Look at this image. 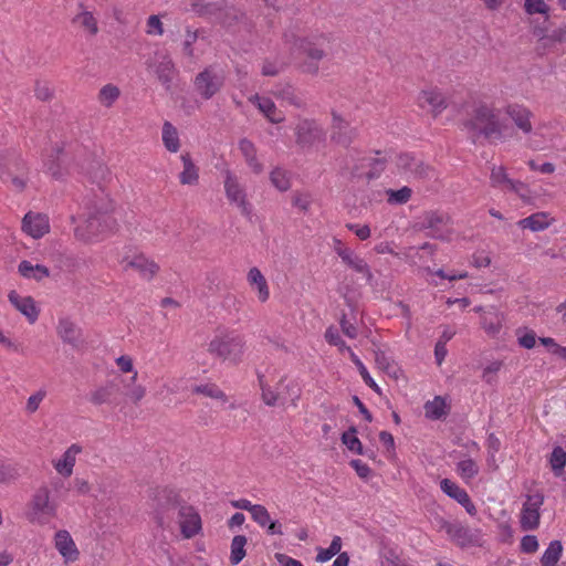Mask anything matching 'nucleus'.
<instances>
[{
    "instance_id": "c9c22d12",
    "label": "nucleus",
    "mask_w": 566,
    "mask_h": 566,
    "mask_svg": "<svg viewBox=\"0 0 566 566\" xmlns=\"http://www.w3.org/2000/svg\"><path fill=\"white\" fill-rule=\"evenodd\" d=\"M343 262L358 273H363L366 276L368 284H373L374 275L370 272L368 264L364 259L359 258L353 250L349 253H344Z\"/></svg>"
},
{
    "instance_id": "680f3d73",
    "label": "nucleus",
    "mask_w": 566,
    "mask_h": 566,
    "mask_svg": "<svg viewBox=\"0 0 566 566\" xmlns=\"http://www.w3.org/2000/svg\"><path fill=\"white\" fill-rule=\"evenodd\" d=\"M259 381H260V387L262 390V399H263L264 403L268 406H274L279 400V396L274 391H272L270 387H268L264 384L263 376H259Z\"/></svg>"
},
{
    "instance_id": "ea45409f",
    "label": "nucleus",
    "mask_w": 566,
    "mask_h": 566,
    "mask_svg": "<svg viewBox=\"0 0 566 566\" xmlns=\"http://www.w3.org/2000/svg\"><path fill=\"white\" fill-rule=\"evenodd\" d=\"M138 373L134 371L129 382L124 384L126 397L135 405H137L146 395V388L142 385H136Z\"/></svg>"
},
{
    "instance_id": "a18cd8bd",
    "label": "nucleus",
    "mask_w": 566,
    "mask_h": 566,
    "mask_svg": "<svg viewBox=\"0 0 566 566\" xmlns=\"http://www.w3.org/2000/svg\"><path fill=\"white\" fill-rule=\"evenodd\" d=\"M245 544H247V537L244 535H235L232 538L230 560L233 565L239 564L244 558Z\"/></svg>"
},
{
    "instance_id": "09e8293b",
    "label": "nucleus",
    "mask_w": 566,
    "mask_h": 566,
    "mask_svg": "<svg viewBox=\"0 0 566 566\" xmlns=\"http://www.w3.org/2000/svg\"><path fill=\"white\" fill-rule=\"evenodd\" d=\"M357 429L352 426L347 431L342 434V442L352 452H356L357 454H363V444L360 440L356 437Z\"/></svg>"
},
{
    "instance_id": "a878e982",
    "label": "nucleus",
    "mask_w": 566,
    "mask_h": 566,
    "mask_svg": "<svg viewBox=\"0 0 566 566\" xmlns=\"http://www.w3.org/2000/svg\"><path fill=\"white\" fill-rule=\"evenodd\" d=\"M418 101L421 107L424 108L428 106L434 115L440 114L443 109L447 108L446 97L441 92L436 90L422 91Z\"/></svg>"
},
{
    "instance_id": "0e129e2a",
    "label": "nucleus",
    "mask_w": 566,
    "mask_h": 566,
    "mask_svg": "<svg viewBox=\"0 0 566 566\" xmlns=\"http://www.w3.org/2000/svg\"><path fill=\"white\" fill-rule=\"evenodd\" d=\"M525 10L530 14L547 13L548 6L544 0H525Z\"/></svg>"
},
{
    "instance_id": "c756f323",
    "label": "nucleus",
    "mask_w": 566,
    "mask_h": 566,
    "mask_svg": "<svg viewBox=\"0 0 566 566\" xmlns=\"http://www.w3.org/2000/svg\"><path fill=\"white\" fill-rule=\"evenodd\" d=\"M82 447L74 443L66 449L62 458L54 464L55 470L63 476H70L75 465V459L81 453Z\"/></svg>"
},
{
    "instance_id": "cd10ccee",
    "label": "nucleus",
    "mask_w": 566,
    "mask_h": 566,
    "mask_svg": "<svg viewBox=\"0 0 566 566\" xmlns=\"http://www.w3.org/2000/svg\"><path fill=\"white\" fill-rule=\"evenodd\" d=\"M223 6V0L207 1V0H190L191 11L200 18L216 19L220 13V8Z\"/></svg>"
},
{
    "instance_id": "58836bf2",
    "label": "nucleus",
    "mask_w": 566,
    "mask_h": 566,
    "mask_svg": "<svg viewBox=\"0 0 566 566\" xmlns=\"http://www.w3.org/2000/svg\"><path fill=\"white\" fill-rule=\"evenodd\" d=\"M163 142L167 150L171 153H177L180 147L178 132L169 122H165L163 125Z\"/></svg>"
},
{
    "instance_id": "b1692460",
    "label": "nucleus",
    "mask_w": 566,
    "mask_h": 566,
    "mask_svg": "<svg viewBox=\"0 0 566 566\" xmlns=\"http://www.w3.org/2000/svg\"><path fill=\"white\" fill-rule=\"evenodd\" d=\"M447 534L452 542L461 547L473 545L478 542V535L459 522H452Z\"/></svg>"
},
{
    "instance_id": "c85d7f7f",
    "label": "nucleus",
    "mask_w": 566,
    "mask_h": 566,
    "mask_svg": "<svg viewBox=\"0 0 566 566\" xmlns=\"http://www.w3.org/2000/svg\"><path fill=\"white\" fill-rule=\"evenodd\" d=\"M119 386L115 380H108L105 385L91 391L88 400L94 406L112 402L113 396L118 391Z\"/></svg>"
},
{
    "instance_id": "6e6552de",
    "label": "nucleus",
    "mask_w": 566,
    "mask_h": 566,
    "mask_svg": "<svg viewBox=\"0 0 566 566\" xmlns=\"http://www.w3.org/2000/svg\"><path fill=\"white\" fill-rule=\"evenodd\" d=\"M420 230H429V237L439 240H448L451 233V218L448 213L439 211H427L417 223Z\"/></svg>"
},
{
    "instance_id": "3c124183",
    "label": "nucleus",
    "mask_w": 566,
    "mask_h": 566,
    "mask_svg": "<svg viewBox=\"0 0 566 566\" xmlns=\"http://www.w3.org/2000/svg\"><path fill=\"white\" fill-rule=\"evenodd\" d=\"M174 64L171 61H165L159 63L156 73L159 82L167 88H170V84L174 77Z\"/></svg>"
},
{
    "instance_id": "5fc2aeb1",
    "label": "nucleus",
    "mask_w": 566,
    "mask_h": 566,
    "mask_svg": "<svg viewBox=\"0 0 566 566\" xmlns=\"http://www.w3.org/2000/svg\"><path fill=\"white\" fill-rule=\"evenodd\" d=\"M386 193L389 203L402 205L411 198L412 190L405 186L398 190L388 189Z\"/></svg>"
},
{
    "instance_id": "ddd939ff",
    "label": "nucleus",
    "mask_w": 566,
    "mask_h": 566,
    "mask_svg": "<svg viewBox=\"0 0 566 566\" xmlns=\"http://www.w3.org/2000/svg\"><path fill=\"white\" fill-rule=\"evenodd\" d=\"M396 166L401 174L419 180L430 178L432 172L430 166L410 154H400L397 157Z\"/></svg>"
},
{
    "instance_id": "412c9836",
    "label": "nucleus",
    "mask_w": 566,
    "mask_h": 566,
    "mask_svg": "<svg viewBox=\"0 0 566 566\" xmlns=\"http://www.w3.org/2000/svg\"><path fill=\"white\" fill-rule=\"evenodd\" d=\"M10 303L23 314L29 323L33 324L39 316V308L31 296H21L15 291H11L8 295Z\"/></svg>"
},
{
    "instance_id": "f8f14e48",
    "label": "nucleus",
    "mask_w": 566,
    "mask_h": 566,
    "mask_svg": "<svg viewBox=\"0 0 566 566\" xmlns=\"http://www.w3.org/2000/svg\"><path fill=\"white\" fill-rule=\"evenodd\" d=\"M178 523L184 538H192L202 530L201 517L197 510L184 503L179 506Z\"/></svg>"
},
{
    "instance_id": "f704fd0d",
    "label": "nucleus",
    "mask_w": 566,
    "mask_h": 566,
    "mask_svg": "<svg viewBox=\"0 0 566 566\" xmlns=\"http://www.w3.org/2000/svg\"><path fill=\"white\" fill-rule=\"evenodd\" d=\"M181 161L184 164V170L179 175V181L181 185H197L199 180V170L192 161L188 153L181 155Z\"/></svg>"
},
{
    "instance_id": "393cba45",
    "label": "nucleus",
    "mask_w": 566,
    "mask_h": 566,
    "mask_svg": "<svg viewBox=\"0 0 566 566\" xmlns=\"http://www.w3.org/2000/svg\"><path fill=\"white\" fill-rule=\"evenodd\" d=\"M55 547L65 560L73 562L78 557V551L75 543L70 533L65 530H61L55 534Z\"/></svg>"
},
{
    "instance_id": "69168bd1",
    "label": "nucleus",
    "mask_w": 566,
    "mask_h": 566,
    "mask_svg": "<svg viewBox=\"0 0 566 566\" xmlns=\"http://www.w3.org/2000/svg\"><path fill=\"white\" fill-rule=\"evenodd\" d=\"M538 549V541L534 535H525L521 539V551L526 554L535 553Z\"/></svg>"
},
{
    "instance_id": "e433bc0d",
    "label": "nucleus",
    "mask_w": 566,
    "mask_h": 566,
    "mask_svg": "<svg viewBox=\"0 0 566 566\" xmlns=\"http://www.w3.org/2000/svg\"><path fill=\"white\" fill-rule=\"evenodd\" d=\"M517 226L521 229H530L531 231H542L551 226V221L548 220V213L546 212H536L531 214L527 218H524L517 222Z\"/></svg>"
},
{
    "instance_id": "72a5a7b5",
    "label": "nucleus",
    "mask_w": 566,
    "mask_h": 566,
    "mask_svg": "<svg viewBox=\"0 0 566 566\" xmlns=\"http://www.w3.org/2000/svg\"><path fill=\"white\" fill-rule=\"evenodd\" d=\"M248 282L251 286H255L258 291V298L260 302L264 303L269 300L270 291L268 282L258 268H251L249 270Z\"/></svg>"
},
{
    "instance_id": "0eeeda50",
    "label": "nucleus",
    "mask_w": 566,
    "mask_h": 566,
    "mask_svg": "<svg viewBox=\"0 0 566 566\" xmlns=\"http://www.w3.org/2000/svg\"><path fill=\"white\" fill-rule=\"evenodd\" d=\"M294 135L295 144L305 150L326 140L325 129L314 118H301L294 127Z\"/></svg>"
},
{
    "instance_id": "de8ad7c7",
    "label": "nucleus",
    "mask_w": 566,
    "mask_h": 566,
    "mask_svg": "<svg viewBox=\"0 0 566 566\" xmlns=\"http://www.w3.org/2000/svg\"><path fill=\"white\" fill-rule=\"evenodd\" d=\"M441 490L450 497L455 500L459 504L465 499L468 495L464 489H461L454 482L449 479H443L440 482Z\"/></svg>"
},
{
    "instance_id": "f3484780",
    "label": "nucleus",
    "mask_w": 566,
    "mask_h": 566,
    "mask_svg": "<svg viewBox=\"0 0 566 566\" xmlns=\"http://www.w3.org/2000/svg\"><path fill=\"white\" fill-rule=\"evenodd\" d=\"M22 230L33 239H40L50 231L49 217L44 213L29 211L22 219Z\"/></svg>"
},
{
    "instance_id": "c03bdc74",
    "label": "nucleus",
    "mask_w": 566,
    "mask_h": 566,
    "mask_svg": "<svg viewBox=\"0 0 566 566\" xmlns=\"http://www.w3.org/2000/svg\"><path fill=\"white\" fill-rule=\"evenodd\" d=\"M549 464L556 476L563 473L566 465V451L562 447L557 446L553 449L549 457Z\"/></svg>"
},
{
    "instance_id": "5701e85b",
    "label": "nucleus",
    "mask_w": 566,
    "mask_h": 566,
    "mask_svg": "<svg viewBox=\"0 0 566 566\" xmlns=\"http://www.w3.org/2000/svg\"><path fill=\"white\" fill-rule=\"evenodd\" d=\"M505 113L524 134H530L532 132V113L526 107L517 104L509 105L505 108Z\"/></svg>"
},
{
    "instance_id": "8fccbe9b",
    "label": "nucleus",
    "mask_w": 566,
    "mask_h": 566,
    "mask_svg": "<svg viewBox=\"0 0 566 566\" xmlns=\"http://www.w3.org/2000/svg\"><path fill=\"white\" fill-rule=\"evenodd\" d=\"M73 22L78 23L82 28L87 30L92 35L97 34L98 27L97 21L94 18L93 13L90 11H82L75 15Z\"/></svg>"
},
{
    "instance_id": "a211bd4d",
    "label": "nucleus",
    "mask_w": 566,
    "mask_h": 566,
    "mask_svg": "<svg viewBox=\"0 0 566 566\" xmlns=\"http://www.w3.org/2000/svg\"><path fill=\"white\" fill-rule=\"evenodd\" d=\"M224 189L227 198L231 202L237 203V206L241 209L242 214L247 217L250 216L251 209L249 202L245 199L244 189L239 184L238 178L230 171H227L226 174Z\"/></svg>"
},
{
    "instance_id": "f03ea898",
    "label": "nucleus",
    "mask_w": 566,
    "mask_h": 566,
    "mask_svg": "<svg viewBox=\"0 0 566 566\" xmlns=\"http://www.w3.org/2000/svg\"><path fill=\"white\" fill-rule=\"evenodd\" d=\"M114 203L109 198L105 197L95 201L90 207L85 222L75 228L76 239L82 242H91L99 234L112 231L116 224L112 217Z\"/></svg>"
},
{
    "instance_id": "39448f33",
    "label": "nucleus",
    "mask_w": 566,
    "mask_h": 566,
    "mask_svg": "<svg viewBox=\"0 0 566 566\" xmlns=\"http://www.w3.org/2000/svg\"><path fill=\"white\" fill-rule=\"evenodd\" d=\"M244 349V338L231 332L216 335L208 344L207 350L216 358L239 363L242 359Z\"/></svg>"
},
{
    "instance_id": "e2e57ef3",
    "label": "nucleus",
    "mask_w": 566,
    "mask_h": 566,
    "mask_svg": "<svg viewBox=\"0 0 566 566\" xmlns=\"http://www.w3.org/2000/svg\"><path fill=\"white\" fill-rule=\"evenodd\" d=\"M518 335V345L521 347H524L526 349H532L536 344V334L534 331H525L523 334H521V331H517Z\"/></svg>"
},
{
    "instance_id": "aec40b11",
    "label": "nucleus",
    "mask_w": 566,
    "mask_h": 566,
    "mask_svg": "<svg viewBox=\"0 0 566 566\" xmlns=\"http://www.w3.org/2000/svg\"><path fill=\"white\" fill-rule=\"evenodd\" d=\"M56 333L63 343L73 348H78L82 344L81 328L69 318H61L59 321Z\"/></svg>"
},
{
    "instance_id": "338daca9",
    "label": "nucleus",
    "mask_w": 566,
    "mask_h": 566,
    "mask_svg": "<svg viewBox=\"0 0 566 566\" xmlns=\"http://www.w3.org/2000/svg\"><path fill=\"white\" fill-rule=\"evenodd\" d=\"M375 361L380 369L388 374L394 369L392 360L382 350L375 352Z\"/></svg>"
},
{
    "instance_id": "49530a36",
    "label": "nucleus",
    "mask_w": 566,
    "mask_h": 566,
    "mask_svg": "<svg viewBox=\"0 0 566 566\" xmlns=\"http://www.w3.org/2000/svg\"><path fill=\"white\" fill-rule=\"evenodd\" d=\"M482 325L488 334L495 335L501 331L502 316L495 312H488L482 317Z\"/></svg>"
},
{
    "instance_id": "473e14b6",
    "label": "nucleus",
    "mask_w": 566,
    "mask_h": 566,
    "mask_svg": "<svg viewBox=\"0 0 566 566\" xmlns=\"http://www.w3.org/2000/svg\"><path fill=\"white\" fill-rule=\"evenodd\" d=\"M18 272L25 279H32L41 282L43 279L50 276V270L42 264L33 265L30 261L23 260L18 265Z\"/></svg>"
},
{
    "instance_id": "13d9d810",
    "label": "nucleus",
    "mask_w": 566,
    "mask_h": 566,
    "mask_svg": "<svg viewBox=\"0 0 566 566\" xmlns=\"http://www.w3.org/2000/svg\"><path fill=\"white\" fill-rule=\"evenodd\" d=\"M491 184L493 187H501V186H505V188H507V186L510 185L511 180L504 169V167L500 166V167H493L492 170H491Z\"/></svg>"
},
{
    "instance_id": "1a4fd4ad",
    "label": "nucleus",
    "mask_w": 566,
    "mask_h": 566,
    "mask_svg": "<svg viewBox=\"0 0 566 566\" xmlns=\"http://www.w3.org/2000/svg\"><path fill=\"white\" fill-rule=\"evenodd\" d=\"M331 124V140L339 146L349 147L358 136L356 127H353L340 114L333 111Z\"/></svg>"
},
{
    "instance_id": "2eb2a0df",
    "label": "nucleus",
    "mask_w": 566,
    "mask_h": 566,
    "mask_svg": "<svg viewBox=\"0 0 566 566\" xmlns=\"http://www.w3.org/2000/svg\"><path fill=\"white\" fill-rule=\"evenodd\" d=\"M544 502V496L539 493L528 495L526 502L523 504L521 513V527L524 531H532L538 527L539 524V507Z\"/></svg>"
},
{
    "instance_id": "774afa93",
    "label": "nucleus",
    "mask_w": 566,
    "mask_h": 566,
    "mask_svg": "<svg viewBox=\"0 0 566 566\" xmlns=\"http://www.w3.org/2000/svg\"><path fill=\"white\" fill-rule=\"evenodd\" d=\"M292 205L306 211L311 205V197L308 193L295 192L292 197Z\"/></svg>"
},
{
    "instance_id": "bf43d9fd",
    "label": "nucleus",
    "mask_w": 566,
    "mask_h": 566,
    "mask_svg": "<svg viewBox=\"0 0 566 566\" xmlns=\"http://www.w3.org/2000/svg\"><path fill=\"white\" fill-rule=\"evenodd\" d=\"M251 517L260 527H268L272 520L268 509L261 504H258L252 512Z\"/></svg>"
},
{
    "instance_id": "052dcab7",
    "label": "nucleus",
    "mask_w": 566,
    "mask_h": 566,
    "mask_svg": "<svg viewBox=\"0 0 566 566\" xmlns=\"http://www.w3.org/2000/svg\"><path fill=\"white\" fill-rule=\"evenodd\" d=\"M45 396H46V391L43 389H40L35 394L31 395L28 398L25 411L28 413H34L39 409L40 403L43 401Z\"/></svg>"
},
{
    "instance_id": "7ed1b4c3",
    "label": "nucleus",
    "mask_w": 566,
    "mask_h": 566,
    "mask_svg": "<svg viewBox=\"0 0 566 566\" xmlns=\"http://www.w3.org/2000/svg\"><path fill=\"white\" fill-rule=\"evenodd\" d=\"M31 169L28 161L15 153H8L0 157V180L10 182L12 189L22 192L30 181Z\"/></svg>"
},
{
    "instance_id": "9b49d317",
    "label": "nucleus",
    "mask_w": 566,
    "mask_h": 566,
    "mask_svg": "<svg viewBox=\"0 0 566 566\" xmlns=\"http://www.w3.org/2000/svg\"><path fill=\"white\" fill-rule=\"evenodd\" d=\"M153 501L156 512V522L159 527L165 526V511L169 509H178L184 503H180L178 494L170 489L163 488L153 491Z\"/></svg>"
},
{
    "instance_id": "423d86ee",
    "label": "nucleus",
    "mask_w": 566,
    "mask_h": 566,
    "mask_svg": "<svg viewBox=\"0 0 566 566\" xmlns=\"http://www.w3.org/2000/svg\"><path fill=\"white\" fill-rule=\"evenodd\" d=\"M226 75L217 64L206 66L193 78V88L203 99H211L223 88Z\"/></svg>"
},
{
    "instance_id": "4be33fe9",
    "label": "nucleus",
    "mask_w": 566,
    "mask_h": 566,
    "mask_svg": "<svg viewBox=\"0 0 566 566\" xmlns=\"http://www.w3.org/2000/svg\"><path fill=\"white\" fill-rule=\"evenodd\" d=\"M33 515L40 516H53L55 512L54 505L50 502V490L46 486H42L36 490L32 499Z\"/></svg>"
},
{
    "instance_id": "a19ab883",
    "label": "nucleus",
    "mask_w": 566,
    "mask_h": 566,
    "mask_svg": "<svg viewBox=\"0 0 566 566\" xmlns=\"http://www.w3.org/2000/svg\"><path fill=\"white\" fill-rule=\"evenodd\" d=\"M563 546L559 541H553L544 552L541 564L542 566H555L560 558Z\"/></svg>"
},
{
    "instance_id": "2f4dec72",
    "label": "nucleus",
    "mask_w": 566,
    "mask_h": 566,
    "mask_svg": "<svg viewBox=\"0 0 566 566\" xmlns=\"http://www.w3.org/2000/svg\"><path fill=\"white\" fill-rule=\"evenodd\" d=\"M249 101L253 103L261 113L273 124H279L284 120L283 116H275L276 106L269 97H261L258 94L252 95Z\"/></svg>"
},
{
    "instance_id": "bb28decb",
    "label": "nucleus",
    "mask_w": 566,
    "mask_h": 566,
    "mask_svg": "<svg viewBox=\"0 0 566 566\" xmlns=\"http://www.w3.org/2000/svg\"><path fill=\"white\" fill-rule=\"evenodd\" d=\"M244 18V11L223 0V6L220 8V13H218L216 20L222 27L230 28L241 22Z\"/></svg>"
},
{
    "instance_id": "6ab92c4d",
    "label": "nucleus",
    "mask_w": 566,
    "mask_h": 566,
    "mask_svg": "<svg viewBox=\"0 0 566 566\" xmlns=\"http://www.w3.org/2000/svg\"><path fill=\"white\" fill-rule=\"evenodd\" d=\"M273 95L295 108L306 109L307 107L304 94L290 84L276 85Z\"/></svg>"
},
{
    "instance_id": "603ef678",
    "label": "nucleus",
    "mask_w": 566,
    "mask_h": 566,
    "mask_svg": "<svg viewBox=\"0 0 566 566\" xmlns=\"http://www.w3.org/2000/svg\"><path fill=\"white\" fill-rule=\"evenodd\" d=\"M457 470L465 481L473 479L479 473V467L472 459L462 460L457 464Z\"/></svg>"
},
{
    "instance_id": "20e7f679",
    "label": "nucleus",
    "mask_w": 566,
    "mask_h": 566,
    "mask_svg": "<svg viewBox=\"0 0 566 566\" xmlns=\"http://www.w3.org/2000/svg\"><path fill=\"white\" fill-rule=\"evenodd\" d=\"M293 48L298 54H303L310 60L303 65L304 72L315 75L318 72L317 63L326 56L329 39L324 34L294 38Z\"/></svg>"
},
{
    "instance_id": "4d7b16f0",
    "label": "nucleus",
    "mask_w": 566,
    "mask_h": 566,
    "mask_svg": "<svg viewBox=\"0 0 566 566\" xmlns=\"http://www.w3.org/2000/svg\"><path fill=\"white\" fill-rule=\"evenodd\" d=\"M350 357H352V360L354 361V364L357 366L359 374L363 377L366 385H368L375 392L380 395L381 389L375 382V380L371 378V376L369 375L368 370L366 369L364 364L360 361V359L354 353H350Z\"/></svg>"
},
{
    "instance_id": "f257e3e1",
    "label": "nucleus",
    "mask_w": 566,
    "mask_h": 566,
    "mask_svg": "<svg viewBox=\"0 0 566 566\" xmlns=\"http://www.w3.org/2000/svg\"><path fill=\"white\" fill-rule=\"evenodd\" d=\"M463 128L473 144H476L480 137L500 140L505 132V125L500 120L497 112L485 104L476 105L472 109L469 117L463 120Z\"/></svg>"
},
{
    "instance_id": "864d4df0",
    "label": "nucleus",
    "mask_w": 566,
    "mask_h": 566,
    "mask_svg": "<svg viewBox=\"0 0 566 566\" xmlns=\"http://www.w3.org/2000/svg\"><path fill=\"white\" fill-rule=\"evenodd\" d=\"M272 185L280 191H286L290 187V179L285 170L275 168L270 174Z\"/></svg>"
},
{
    "instance_id": "7c9ffc66",
    "label": "nucleus",
    "mask_w": 566,
    "mask_h": 566,
    "mask_svg": "<svg viewBox=\"0 0 566 566\" xmlns=\"http://www.w3.org/2000/svg\"><path fill=\"white\" fill-rule=\"evenodd\" d=\"M239 149L252 171L258 175L261 174L263 171V165L256 157V148L254 144L248 138H242L239 140Z\"/></svg>"
},
{
    "instance_id": "79ce46f5",
    "label": "nucleus",
    "mask_w": 566,
    "mask_h": 566,
    "mask_svg": "<svg viewBox=\"0 0 566 566\" xmlns=\"http://www.w3.org/2000/svg\"><path fill=\"white\" fill-rule=\"evenodd\" d=\"M192 392L221 400L222 402L228 401L227 395L214 384L197 385L192 388Z\"/></svg>"
},
{
    "instance_id": "dca6fc26",
    "label": "nucleus",
    "mask_w": 566,
    "mask_h": 566,
    "mask_svg": "<svg viewBox=\"0 0 566 566\" xmlns=\"http://www.w3.org/2000/svg\"><path fill=\"white\" fill-rule=\"evenodd\" d=\"M44 169L55 180H63L69 175L63 147L55 146L44 159Z\"/></svg>"
},
{
    "instance_id": "6e6d98bb",
    "label": "nucleus",
    "mask_w": 566,
    "mask_h": 566,
    "mask_svg": "<svg viewBox=\"0 0 566 566\" xmlns=\"http://www.w3.org/2000/svg\"><path fill=\"white\" fill-rule=\"evenodd\" d=\"M20 476L15 465L0 460V483L8 484L14 482Z\"/></svg>"
},
{
    "instance_id": "4468645a",
    "label": "nucleus",
    "mask_w": 566,
    "mask_h": 566,
    "mask_svg": "<svg viewBox=\"0 0 566 566\" xmlns=\"http://www.w3.org/2000/svg\"><path fill=\"white\" fill-rule=\"evenodd\" d=\"M120 263L124 265L125 271L133 269L147 281L153 280L159 271V265L143 253L126 255L122 259Z\"/></svg>"
},
{
    "instance_id": "4c0bfd02",
    "label": "nucleus",
    "mask_w": 566,
    "mask_h": 566,
    "mask_svg": "<svg viewBox=\"0 0 566 566\" xmlns=\"http://www.w3.org/2000/svg\"><path fill=\"white\" fill-rule=\"evenodd\" d=\"M426 417L431 420H439L448 415L447 405L442 397L436 396L433 400L424 403Z\"/></svg>"
},
{
    "instance_id": "9d476101",
    "label": "nucleus",
    "mask_w": 566,
    "mask_h": 566,
    "mask_svg": "<svg viewBox=\"0 0 566 566\" xmlns=\"http://www.w3.org/2000/svg\"><path fill=\"white\" fill-rule=\"evenodd\" d=\"M386 164L387 159L385 157L361 158L357 164L353 166L350 176L353 179L365 180L366 182H369L370 180L380 176V174L385 170Z\"/></svg>"
},
{
    "instance_id": "37998d69",
    "label": "nucleus",
    "mask_w": 566,
    "mask_h": 566,
    "mask_svg": "<svg viewBox=\"0 0 566 566\" xmlns=\"http://www.w3.org/2000/svg\"><path fill=\"white\" fill-rule=\"evenodd\" d=\"M120 91L116 85L106 84L98 93V101L105 107H112L113 104L118 99Z\"/></svg>"
}]
</instances>
